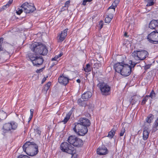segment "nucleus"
Listing matches in <instances>:
<instances>
[{
  "label": "nucleus",
  "mask_w": 158,
  "mask_h": 158,
  "mask_svg": "<svg viewBox=\"0 0 158 158\" xmlns=\"http://www.w3.org/2000/svg\"><path fill=\"white\" fill-rule=\"evenodd\" d=\"M84 70L86 73H89L91 71L92 67H91L89 64H86V66L83 67Z\"/></svg>",
  "instance_id": "a878e982"
},
{
  "label": "nucleus",
  "mask_w": 158,
  "mask_h": 158,
  "mask_svg": "<svg viewBox=\"0 0 158 158\" xmlns=\"http://www.w3.org/2000/svg\"><path fill=\"white\" fill-rule=\"evenodd\" d=\"M13 0H9L8 3L6 4L8 5V7L12 3Z\"/></svg>",
  "instance_id": "de8ad7c7"
},
{
  "label": "nucleus",
  "mask_w": 158,
  "mask_h": 158,
  "mask_svg": "<svg viewBox=\"0 0 158 158\" xmlns=\"http://www.w3.org/2000/svg\"><path fill=\"white\" fill-rule=\"evenodd\" d=\"M74 126L73 128L74 131L78 135L83 136L88 132V128L79 123H74Z\"/></svg>",
  "instance_id": "7ed1b4c3"
},
{
  "label": "nucleus",
  "mask_w": 158,
  "mask_h": 158,
  "mask_svg": "<svg viewBox=\"0 0 158 158\" xmlns=\"http://www.w3.org/2000/svg\"><path fill=\"white\" fill-rule=\"evenodd\" d=\"M78 122L81 124H82L84 127L87 128L89 127L91 124L89 120L86 118H81L78 121Z\"/></svg>",
  "instance_id": "ddd939ff"
},
{
  "label": "nucleus",
  "mask_w": 158,
  "mask_h": 158,
  "mask_svg": "<svg viewBox=\"0 0 158 158\" xmlns=\"http://www.w3.org/2000/svg\"><path fill=\"white\" fill-rule=\"evenodd\" d=\"M70 3V1H67L65 3V5L64 7H68L69 6V4Z\"/></svg>",
  "instance_id": "c03bdc74"
},
{
  "label": "nucleus",
  "mask_w": 158,
  "mask_h": 158,
  "mask_svg": "<svg viewBox=\"0 0 158 158\" xmlns=\"http://www.w3.org/2000/svg\"><path fill=\"white\" fill-rule=\"evenodd\" d=\"M29 5V4L27 2H25L24 3H23L20 6V8H22L23 9V10L24 12H25V11L26 10L27 8V9L28 7V6Z\"/></svg>",
  "instance_id": "c85d7f7f"
},
{
  "label": "nucleus",
  "mask_w": 158,
  "mask_h": 158,
  "mask_svg": "<svg viewBox=\"0 0 158 158\" xmlns=\"http://www.w3.org/2000/svg\"><path fill=\"white\" fill-rule=\"evenodd\" d=\"M149 27L151 29H153L158 28V20H152L150 22Z\"/></svg>",
  "instance_id": "f3484780"
},
{
  "label": "nucleus",
  "mask_w": 158,
  "mask_h": 158,
  "mask_svg": "<svg viewBox=\"0 0 158 158\" xmlns=\"http://www.w3.org/2000/svg\"><path fill=\"white\" fill-rule=\"evenodd\" d=\"M150 131L148 128L147 127H145L143 129V140H145L148 138Z\"/></svg>",
  "instance_id": "6ab92c4d"
},
{
  "label": "nucleus",
  "mask_w": 158,
  "mask_h": 158,
  "mask_svg": "<svg viewBox=\"0 0 158 158\" xmlns=\"http://www.w3.org/2000/svg\"><path fill=\"white\" fill-rule=\"evenodd\" d=\"M92 96V94L90 91H87L85 92L81 96L82 99L85 100V101H87Z\"/></svg>",
  "instance_id": "a211bd4d"
},
{
  "label": "nucleus",
  "mask_w": 158,
  "mask_h": 158,
  "mask_svg": "<svg viewBox=\"0 0 158 158\" xmlns=\"http://www.w3.org/2000/svg\"><path fill=\"white\" fill-rule=\"evenodd\" d=\"M64 7H63V8H64ZM62 9H63V8H62Z\"/></svg>",
  "instance_id": "0e129e2a"
},
{
  "label": "nucleus",
  "mask_w": 158,
  "mask_h": 158,
  "mask_svg": "<svg viewBox=\"0 0 158 158\" xmlns=\"http://www.w3.org/2000/svg\"><path fill=\"white\" fill-rule=\"evenodd\" d=\"M18 158H30L29 156H26L24 155H19Z\"/></svg>",
  "instance_id": "58836bf2"
},
{
  "label": "nucleus",
  "mask_w": 158,
  "mask_h": 158,
  "mask_svg": "<svg viewBox=\"0 0 158 158\" xmlns=\"http://www.w3.org/2000/svg\"><path fill=\"white\" fill-rule=\"evenodd\" d=\"M100 89L102 94L104 95H107L110 93V87L104 82H99L97 85Z\"/></svg>",
  "instance_id": "1a4fd4ad"
},
{
  "label": "nucleus",
  "mask_w": 158,
  "mask_h": 158,
  "mask_svg": "<svg viewBox=\"0 0 158 158\" xmlns=\"http://www.w3.org/2000/svg\"><path fill=\"white\" fill-rule=\"evenodd\" d=\"M23 151L31 156L36 155L39 152L37 145L34 142H26L23 145Z\"/></svg>",
  "instance_id": "f257e3e1"
},
{
  "label": "nucleus",
  "mask_w": 158,
  "mask_h": 158,
  "mask_svg": "<svg viewBox=\"0 0 158 158\" xmlns=\"http://www.w3.org/2000/svg\"><path fill=\"white\" fill-rule=\"evenodd\" d=\"M148 41L151 43H158V32L156 31H153L149 34L147 37Z\"/></svg>",
  "instance_id": "9d476101"
},
{
  "label": "nucleus",
  "mask_w": 158,
  "mask_h": 158,
  "mask_svg": "<svg viewBox=\"0 0 158 158\" xmlns=\"http://www.w3.org/2000/svg\"><path fill=\"white\" fill-rule=\"evenodd\" d=\"M93 0H83L82 2V4L83 5H85L87 2H91Z\"/></svg>",
  "instance_id": "79ce46f5"
},
{
  "label": "nucleus",
  "mask_w": 158,
  "mask_h": 158,
  "mask_svg": "<svg viewBox=\"0 0 158 158\" xmlns=\"http://www.w3.org/2000/svg\"><path fill=\"white\" fill-rule=\"evenodd\" d=\"M86 101L82 99V98H79L77 101V103L78 105L80 106L85 107L87 105Z\"/></svg>",
  "instance_id": "412c9836"
},
{
  "label": "nucleus",
  "mask_w": 158,
  "mask_h": 158,
  "mask_svg": "<svg viewBox=\"0 0 158 158\" xmlns=\"http://www.w3.org/2000/svg\"><path fill=\"white\" fill-rule=\"evenodd\" d=\"M149 97H151L152 98L156 97V94L153 90H152L149 95H148Z\"/></svg>",
  "instance_id": "2f4dec72"
},
{
  "label": "nucleus",
  "mask_w": 158,
  "mask_h": 158,
  "mask_svg": "<svg viewBox=\"0 0 158 158\" xmlns=\"http://www.w3.org/2000/svg\"><path fill=\"white\" fill-rule=\"evenodd\" d=\"M57 63V61L56 62H55L53 63L50 66V68H52L54 65H56Z\"/></svg>",
  "instance_id": "5fc2aeb1"
},
{
  "label": "nucleus",
  "mask_w": 158,
  "mask_h": 158,
  "mask_svg": "<svg viewBox=\"0 0 158 158\" xmlns=\"http://www.w3.org/2000/svg\"><path fill=\"white\" fill-rule=\"evenodd\" d=\"M34 111V110L33 109H31L30 110V115H31V117L33 116Z\"/></svg>",
  "instance_id": "603ef678"
},
{
  "label": "nucleus",
  "mask_w": 158,
  "mask_h": 158,
  "mask_svg": "<svg viewBox=\"0 0 158 158\" xmlns=\"http://www.w3.org/2000/svg\"><path fill=\"white\" fill-rule=\"evenodd\" d=\"M7 7H8L7 5L6 4L3 6L0 9V11L1 12L6 10Z\"/></svg>",
  "instance_id": "ea45409f"
},
{
  "label": "nucleus",
  "mask_w": 158,
  "mask_h": 158,
  "mask_svg": "<svg viewBox=\"0 0 158 158\" xmlns=\"http://www.w3.org/2000/svg\"><path fill=\"white\" fill-rule=\"evenodd\" d=\"M59 82L64 85H66L69 82V79L63 76H60L58 79Z\"/></svg>",
  "instance_id": "dca6fc26"
},
{
  "label": "nucleus",
  "mask_w": 158,
  "mask_h": 158,
  "mask_svg": "<svg viewBox=\"0 0 158 158\" xmlns=\"http://www.w3.org/2000/svg\"><path fill=\"white\" fill-rule=\"evenodd\" d=\"M145 1L147 2V4L146 5L147 6H152L154 4L153 0H145Z\"/></svg>",
  "instance_id": "7c9ffc66"
},
{
  "label": "nucleus",
  "mask_w": 158,
  "mask_h": 158,
  "mask_svg": "<svg viewBox=\"0 0 158 158\" xmlns=\"http://www.w3.org/2000/svg\"><path fill=\"white\" fill-rule=\"evenodd\" d=\"M7 116L6 113L3 110L0 111V122L2 120L5 119Z\"/></svg>",
  "instance_id": "5701e85b"
},
{
  "label": "nucleus",
  "mask_w": 158,
  "mask_h": 158,
  "mask_svg": "<svg viewBox=\"0 0 158 158\" xmlns=\"http://www.w3.org/2000/svg\"><path fill=\"white\" fill-rule=\"evenodd\" d=\"M120 1V0H115L113 3L115 5H116V6H117V5L119 3Z\"/></svg>",
  "instance_id": "37998d69"
},
{
  "label": "nucleus",
  "mask_w": 158,
  "mask_h": 158,
  "mask_svg": "<svg viewBox=\"0 0 158 158\" xmlns=\"http://www.w3.org/2000/svg\"><path fill=\"white\" fill-rule=\"evenodd\" d=\"M124 65V64L123 62H118L114 65V68L116 72L120 73Z\"/></svg>",
  "instance_id": "f8f14e48"
},
{
  "label": "nucleus",
  "mask_w": 158,
  "mask_h": 158,
  "mask_svg": "<svg viewBox=\"0 0 158 158\" xmlns=\"http://www.w3.org/2000/svg\"><path fill=\"white\" fill-rule=\"evenodd\" d=\"M68 30V29L67 28L64 30L63 31L61 32L58 39V42H61L64 40L67 35Z\"/></svg>",
  "instance_id": "2eb2a0df"
},
{
  "label": "nucleus",
  "mask_w": 158,
  "mask_h": 158,
  "mask_svg": "<svg viewBox=\"0 0 158 158\" xmlns=\"http://www.w3.org/2000/svg\"><path fill=\"white\" fill-rule=\"evenodd\" d=\"M116 131V129L114 127L109 132L107 137L112 139L114 136Z\"/></svg>",
  "instance_id": "4be33fe9"
},
{
  "label": "nucleus",
  "mask_w": 158,
  "mask_h": 158,
  "mask_svg": "<svg viewBox=\"0 0 158 158\" xmlns=\"http://www.w3.org/2000/svg\"><path fill=\"white\" fill-rule=\"evenodd\" d=\"M49 88L48 87H47V86L45 85V86H44V90L46 91H47L49 89Z\"/></svg>",
  "instance_id": "864d4df0"
},
{
  "label": "nucleus",
  "mask_w": 158,
  "mask_h": 158,
  "mask_svg": "<svg viewBox=\"0 0 158 158\" xmlns=\"http://www.w3.org/2000/svg\"><path fill=\"white\" fill-rule=\"evenodd\" d=\"M149 97L148 95L146 96L143 99V100L141 103V104L142 105L145 104L146 103V102L148 99Z\"/></svg>",
  "instance_id": "473e14b6"
},
{
  "label": "nucleus",
  "mask_w": 158,
  "mask_h": 158,
  "mask_svg": "<svg viewBox=\"0 0 158 158\" xmlns=\"http://www.w3.org/2000/svg\"><path fill=\"white\" fill-rule=\"evenodd\" d=\"M77 81L78 83H80L81 82V81L79 79H78L77 80Z\"/></svg>",
  "instance_id": "bf43d9fd"
},
{
  "label": "nucleus",
  "mask_w": 158,
  "mask_h": 158,
  "mask_svg": "<svg viewBox=\"0 0 158 158\" xmlns=\"http://www.w3.org/2000/svg\"><path fill=\"white\" fill-rule=\"evenodd\" d=\"M32 117L31 116V115H30L29 118L30 119V120L32 118Z\"/></svg>",
  "instance_id": "680f3d73"
},
{
  "label": "nucleus",
  "mask_w": 158,
  "mask_h": 158,
  "mask_svg": "<svg viewBox=\"0 0 158 158\" xmlns=\"http://www.w3.org/2000/svg\"><path fill=\"white\" fill-rule=\"evenodd\" d=\"M103 22V21H101L99 23V24L101 25L100 26V28L101 29L103 27V25L102 24Z\"/></svg>",
  "instance_id": "6e6d98bb"
},
{
  "label": "nucleus",
  "mask_w": 158,
  "mask_h": 158,
  "mask_svg": "<svg viewBox=\"0 0 158 158\" xmlns=\"http://www.w3.org/2000/svg\"><path fill=\"white\" fill-rule=\"evenodd\" d=\"M36 9L33 4H32V5H29L27 8L26 10L25 11V13H32Z\"/></svg>",
  "instance_id": "aec40b11"
},
{
  "label": "nucleus",
  "mask_w": 158,
  "mask_h": 158,
  "mask_svg": "<svg viewBox=\"0 0 158 158\" xmlns=\"http://www.w3.org/2000/svg\"><path fill=\"white\" fill-rule=\"evenodd\" d=\"M113 18V15L111 14L110 15V16L108 15V16L106 17L105 19V22L107 23H109L111 19Z\"/></svg>",
  "instance_id": "cd10ccee"
},
{
  "label": "nucleus",
  "mask_w": 158,
  "mask_h": 158,
  "mask_svg": "<svg viewBox=\"0 0 158 158\" xmlns=\"http://www.w3.org/2000/svg\"><path fill=\"white\" fill-rule=\"evenodd\" d=\"M72 113V112L71 111H70L69 112L66 114L64 120L62 121V122H63L64 124H66L70 119Z\"/></svg>",
  "instance_id": "b1692460"
},
{
  "label": "nucleus",
  "mask_w": 158,
  "mask_h": 158,
  "mask_svg": "<svg viewBox=\"0 0 158 158\" xmlns=\"http://www.w3.org/2000/svg\"><path fill=\"white\" fill-rule=\"evenodd\" d=\"M93 74H94V72H93Z\"/></svg>",
  "instance_id": "e2e57ef3"
},
{
  "label": "nucleus",
  "mask_w": 158,
  "mask_h": 158,
  "mask_svg": "<svg viewBox=\"0 0 158 158\" xmlns=\"http://www.w3.org/2000/svg\"><path fill=\"white\" fill-rule=\"evenodd\" d=\"M37 55L31 53L28 55V58L34 65L39 66L43 64L44 60L42 56L38 57Z\"/></svg>",
  "instance_id": "0eeeda50"
},
{
  "label": "nucleus",
  "mask_w": 158,
  "mask_h": 158,
  "mask_svg": "<svg viewBox=\"0 0 158 158\" xmlns=\"http://www.w3.org/2000/svg\"><path fill=\"white\" fill-rule=\"evenodd\" d=\"M67 141L69 144L75 147H80L83 144V142L81 139L77 138L75 136H69Z\"/></svg>",
  "instance_id": "6e6552de"
},
{
  "label": "nucleus",
  "mask_w": 158,
  "mask_h": 158,
  "mask_svg": "<svg viewBox=\"0 0 158 158\" xmlns=\"http://www.w3.org/2000/svg\"><path fill=\"white\" fill-rule=\"evenodd\" d=\"M3 38H0V51L2 50V45L1 44V41H3Z\"/></svg>",
  "instance_id": "8fccbe9b"
},
{
  "label": "nucleus",
  "mask_w": 158,
  "mask_h": 158,
  "mask_svg": "<svg viewBox=\"0 0 158 158\" xmlns=\"http://www.w3.org/2000/svg\"><path fill=\"white\" fill-rule=\"evenodd\" d=\"M148 52L144 50H138L134 51L132 53V56L136 60H143L148 56Z\"/></svg>",
  "instance_id": "39448f33"
},
{
  "label": "nucleus",
  "mask_w": 158,
  "mask_h": 158,
  "mask_svg": "<svg viewBox=\"0 0 158 158\" xmlns=\"http://www.w3.org/2000/svg\"><path fill=\"white\" fill-rule=\"evenodd\" d=\"M129 63L130 64V66H131L132 68H134L136 64L137 63L135 62H133L131 60H130L129 62Z\"/></svg>",
  "instance_id": "72a5a7b5"
},
{
  "label": "nucleus",
  "mask_w": 158,
  "mask_h": 158,
  "mask_svg": "<svg viewBox=\"0 0 158 158\" xmlns=\"http://www.w3.org/2000/svg\"><path fill=\"white\" fill-rule=\"evenodd\" d=\"M34 132L36 135H40L41 134V131L39 127H37L36 128L34 129Z\"/></svg>",
  "instance_id": "c756f323"
},
{
  "label": "nucleus",
  "mask_w": 158,
  "mask_h": 158,
  "mask_svg": "<svg viewBox=\"0 0 158 158\" xmlns=\"http://www.w3.org/2000/svg\"><path fill=\"white\" fill-rule=\"evenodd\" d=\"M127 33L126 32H125L124 34V36H127Z\"/></svg>",
  "instance_id": "052dcab7"
},
{
  "label": "nucleus",
  "mask_w": 158,
  "mask_h": 158,
  "mask_svg": "<svg viewBox=\"0 0 158 158\" xmlns=\"http://www.w3.org/2000/svg\"><path fill=\"white\" fill-rule=\"evenodd\" d=\"M3 54L4 55H6L8 56L9 57L10 56V53L9 52L5 51V52H3Z\"/></svg>",
  "instance_id": "a18cd8bd"
},
{
  "label": "nucleus",
  "mask_w": 158,
  "mask_h": 158,
  "mask_svg": "<svg viewBox=\"0 0 158 158\" xmlns=\"http://www.w3.org/2000/svg\"><path fill=\"white\" fill-rule=\"evenodd\" d=\"M48 77L47 76L46 77H44L43 78L41 81L42 84H43L46 81V78Z\"/></svg>",
  "instance_id": "3c124183"
},
{
  "label": "nucleus",
  "mask_w": 158,
  "mask_h": 158,
  "mask_svg": "<svg viewBox=\"0 0 158 158\" xmlns=\"http://www.w3.org/2000/svg\"><path fill=\"white\" fill-rule=\"evenodd\" d=\"M125 128L124 127H123L121 129V132L120 133L119 135L120 136H123L125 132Z\"/></svg>",
  "instance_id": "e433bc0d"
},
{
  "label": "nucleus",
  "mask_w": 158,
  "mask_h": 158,
  "mask_svg": "<svg viewBox=\"0 0 158 158\" xmlns=\"http://www.w3.org/2000/svg\"><path fill=\"white\" fill-rule=\"evenodd\" d=\"M22 8H19L17 10H16V13L18 15H20L23 12V10Z\"/></svg>",
  "instance_id": "f704fd0d"
},
{
  "label": "nucleus",
  "mask_w": 158,
  "mask_h": 158,
  "mask_svg": "<svg viewBox=\"0 0 158 158\" xmlns=\"http://www.w3.org/2000/svg\"><path fill=\"white\" fill-rule=\"evenodd\" d=\"M51 82H49L47 83L45 85L47 86V87H48L49 88V87H50V85H51Z\"/></svg>",
  "instance_id": "4d7b16f0"
},
{
  "label": "nucleus",
  "mask_w": 158,
  "mask_h": 158,
  "mask_svg": "<svg viewBox=\"0 0 158 158\" xmlns=\"http://www.w3.org/2000/svg\"><path fill=\"white\" fill-rule=\"evenodd\" d=\"M30 48L36 55H46L48 50L45 45L41 43H35L31 44Z\"/></svg>",
  "instance_id": "f03ea898"
},
{
  "label": "nucleus",
  "mask_w": 158,
  "mask_h": 158,
  "mask_svg": "<svg viewBox=\"0 0 158 158\" xmlns=\"http://www.w3.org/2000/svg\"><path fill=\"white\" fill-rule=\"evenodd\" d=\"M71 145L65 142L61 143L60 146L61 151L63 152L71 154L72 156H74V155L76 154V150L75 148L73 147Z\"/></svg>",
  "instance_id": "20e7f679"
},
{
  "label": "nucleus",
  "mask_w": 158,
  "mask_h": 158,
  "mask_svg": "<svg viewBox=\"0 0 158 158\" xmlns=\"http://www.w3.org/2000/svg\"><path fill=\"white\" fill-rule=\"evenodd\" d=\"M58 58V56H57V55L54 58H52V61L56 60Z\"/></svg>",
  "instance_id": "09e8293b"
},
{
  "label": "nucleus",
  "mask_w": 158,
  "mask_h": 158,
  "mask_svg": "<svg viewBox=\"0 0 158 158\" xmlns=\"http://www.w3.org/2000/svg\"><path fill=\"white\" fill-rule=\"evenodd\" d=\"M132 67L127 64H124V65L120 73L122 75L127 77L130 75L131 72Z\"/></svg>",
  "instance_id": "9b49d317"
},
{
  "label": "nucleus",
  "mask_w": 158,
  "mask_h": 158,
  "mask_svg": "<svg viewBox=\"0 0 158 158\" xmlns=\"http://www.w3.org/2000/svg\"><path fill=\"white\" fill-rule=\"evenodd\" d=\"M44 68H43L40 69H37L36 70V72L37 73H39L43 71Z\"/></svg>",
  "instance_id": "49530a36"
},
{
  "label": "nucleus",
  "mask_w": 158,
  "mask_h": 158,
  "mask_svg": "<svg viewBox=\"0 0 158 158\" xmlns=\"http://www.w3.org/2000/svg\"><path fill=\"white\" fill-rule=\"evenodd\" d=\"M116 7V5L114 4L113 3H112V5L110 6L108 8V10L109 9H113L114 10V12L115 10V7Z\"/></svg>",
  "instance_id": "4c0bfd02"
},
{
  "label": "nucleus",
  "mask_w": 158,
  "mask_h": 158,
  "mask_svg": "<svg viewBox=\"0 0 158 158\" xmlns=\"http://www.w3.org/2000/svg\"><path fill=\"white\" fill-rule=\"evenodd\" d=\"M62 55H63V54L62 53H60L58 55H57V56H58V58H59V57H60Z\"/></svg>",
  "instance_id": "13d9d810"
},
{
  "label": "nucleus",
  "mask_w": 158,
  "mask_h": 158,
  "mask_svg": "<svg viewBox=\"0 0 158 158\" xmlns=\"http://www.w3.org/2000/svg\"><path fill=\"white\" fill-rule=\"evenodd\" d=\"M101 64L99 63H96L94 64L93 67L94 68L98 69L100 66Z\"/></svg>",
  "instance_id": "c9c22d12"
},
{
  "label": "nucleus",
  "mask_w": 158,
  "mask_h": 158,
  "mask_svg": "<svg viewBox=\"0 0 158 158\" xmlns=\"http://www.w3.org/2000/svg\"><path fill=\"white\" fill-rule=\"evenodd\" d=\"M154 117V116L153 114H149L146 118V122L148 123H151L153 120Z\"/></svg>",
  "instance_id": "bb28decb"
},
{
  "label": "nucleus",
  "mask_w": 158,
  "mask_h": 158,
  "mask_svg": "<svg viewBox=\"0 0 158 158\" xmlns=\"http://www.w3.org/2000/svg\"><path fill=\"white\" fill-rule=\"evenodd\" d=\"M18 126L17 123L14 121L4 124L2 128V134L5 135L6 133L11 131V130H15Z\"/></svg>",
  "instance_id": "423d86ee"
},
{
  "label": "nucleus",
  "mask_w": 158,
  "mask_h": 158,
  "mask_svg": "<svg viewBox=\"0 0 158 158\" xmlns=\"http://www.w3.org/2000/svg\"><path fill=\"white\" fill-rule=\"evenodd\" d=\"M97 152L98 154L101 155H105L108 153V151L106 148L104 146H102L97 149Z\"/></svg>",
  "instance_id": "4468645a"
},
{
  "label": "nucleus",
  "mask_w": 158,
  "mask_h": 158,
  "mask_svg": "<svg viewBox=\"0 0 158 158\" xmlns=\"http://www.w3.org/2000/svg\"><path fill=\"white\" fill-rule=\"evenodd\" d=\"M157 130H158V118L153 124L152 131L153 132H155Z\"/></svg>",
  "instance_id": "393cba45"
},
{
  "label": "nucleus",
  "mask_w": 158,
  "mask_h": 158,
  "mask_svg": "<svg viewBox=\"0 0 158 158\" xmlns=\"http://www.w3.org/2000/svg\"><path fill=\"white\" fill-rule=\"evenodd\" d=\"M152 65V64H148L144 66V69L145 71H147V69H149Z\"/></svg>",
  "instance_id": "a19ab883"
}]
</instances>
